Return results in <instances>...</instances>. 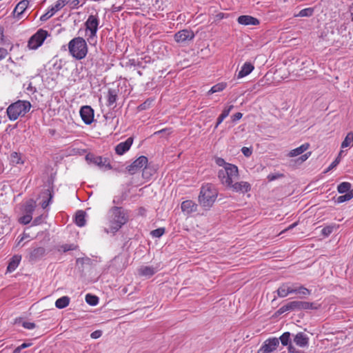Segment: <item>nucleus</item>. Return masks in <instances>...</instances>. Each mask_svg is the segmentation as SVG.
Instances as JSON below:
<instances>
[{
	"label": "nucleus",
	"mask_w": 353,
	"mask_h": 353,
	"mask_svg": "<svg viewBox=\"0 0 353 353\" xmlns=\"http://www.w3.org/2000/svg\"><path fill=\"white\" fill-rule=\"evenodd\" d=\"M293 341L296 345L305 347L308 346L309 338L305 333L301 332L294 336Z\"/></svg>",
	"instance_id": "nucleus-18"
},
{
	"label": "nucleus",
	"mask_w": 353,
	"mask_h": 353,
	"mask_svg": "<svg viewBox=\"0 0 353 353\" xmlns=\"http://www.w3.org/2000/svg\"><path fill=\"white\" fill-rule=\"evenodd\" d=\"M11 161L15 164H23V161H22L20 154L17 152H12L10 155Z\"/></svg>",
	"instance_id": "nucleus-43"
},
{
	"label": "nucleus",
	"mask_w": 353,
	"mask_h": 353,
	"mask_svg": "<svg viewBox=\"0 0 353 353\" xmlns=\"http://www.w3.org/2000/svg\"><path fill=\"white\" fill-rule=\"evenodd\" d=\"M279 345V340L277 338L268 339L259 350V353H273L276 350Z\"/></svg>",
	"instance_id": "nucleus-10"
},
{
	"label": "nucleus",
	"mask_w": 353,
	"mask_h": 353,
	"mask_svg": "<svg viewBox=\"0 0 353 353\" xmlns=\"http://www.w3.org/2000/svg\"><path fill=\"white\" fill-rule=\"evenodd\" d=\"M79 114L82 121L86 125H90L94 121V110L90 105L81 108Z\"/></svg>",
	"instance_id": "nucleus-12"
},
{
	"label": "nucleus",
	"mask_w": 353,
	"mask_h": 353,
	"mask_svg": "<svg viewBox=\"0 0 353 353\" xmlns=\"http://www.w3.org/2000/svg\"><path fill=\"white\" fill-rule=\"evenodd\" d=\"M243 117V114L241 112H236L232 117V120L233 122H236L240 120Z\"/></svg>",
	"instance_id": "nucleus-56"
},
{
	"label": "nucleus",
	"mask_w": 353,
	"mask_h": 353,
	"mask_svg": "<svg viewBox=\"0 0 353 353\" xmlns=\"http://www.w3.org/2000/svg\"><path fill=\"white\" fill-rule=\"evenodd\" d=\"M353 145V132H350L347 134L345 138L341 143V148H345Z\"/></svg>",
	"instance_id": "nucleus-33"
},
{
	"label": "nucleus",
	"mask_w": 353,
	"mask_h": 353,
	"mask_svg": "<svg viewBox=\"0 0 353 353\" xmlns=\"http://www.w3.org/2000/svg\"><path fill=\"white\" fill-rule=\"evenodd\" d=\"M254 69V66L250 62H245L237 74L238 79H241L250 74Z\"/></svg>",
	"instance_id": "nucleus-23"
},
{
	"label": "nucleus",
	"mask_w": 353,
	"mask_h": 353,
	"mask_svg": "<svg viewBox=\"0 0 353 353\" xmlns=\"http://www.w3.org/2000/svg\"><path fill=\"white\" fill-rule=\"evenodd\" d=\"M237 21L239 24L243 26H256L259 24V19L250 15H241L238 17Z\"/></svg>",
	"instance_id": "nucleus-20"
},
{
	"label": "nucleus",
	"mask_w": 353,
	"mask_h": 353,
	"mask_svg": "<svg viewBox=\"0 0 353 353\" xmlns=\"http://www.w3.org/2000/svg\"><path fill=\"white\" fill-rule=\"evenodd\" d=\"M165 233L164 228H159L151 232V235L155 238H160Z\"/></svg>",
	"instance_id": "nucleus-45"
},
{
	"label": "nucleus",
	"mask_w": 353,
	"mask_h": 353,
	"mask_svg": "<svg viewBox=\"0 0 353 353\" xmlns=\"http://www.w3.org/2000/svg\"><path fill=\"white\" fill-rule=\"evenodd\" d=\"M337 161H334L330 166L327 168V171L332 170V168H335L337 165Z\"/></svg>",
	"instance_id": "nucleus-60"
},
{
	"label": "nucleus",
	"mask_w": 353,
	"mask_h": 353,
	"mask_svg": "<svg viewBox=\"0 0 353 353\" xmlns=\"http://www.w3.org/2000/svg\"><path fill=\"white\" fill-rule=\"evenodd\" d=\"M21 260V256L20 255L13 256L8 265L7 270L10 272L14 271L19 266Z\"/></svg>",
	"instance_id": "nucleus-28"
},
{
	"label": "nucleus",
	"mask_w": 353,
	"mask_h": 353,
	"mask_svg": "<svg viewBox=\"0 0 353 353\" xmlns=\"http://www.w3.org/2000/svg\"><path fill=\"white\" fill-rule=\"evenodd\" d=\"M71 0H58L55 4L52 6L55 11L60 10L66 4H68Z\"/></svg>",
	"instance_id": "nucleus-42"
},
{
	"label": "nucleus",
	"mask_w": 353,
	"mask_h": 353,
	"mask_svg": "<svg viewBox=\"0 0 353 353\" xmlns=\"http://www.w3.org/2000/svg\"><path fill=\"white\" fill-rule=\"evenodd\" d=\"M238 167L232 163L226 165L225 169H221L218 172L219 179L222 184L227 187L232 185V182L238 178Z\"/></svg>",
	"instance_id": "nucleus-5"
},
{
	"label": "nucleus",
	"mask_w": 353,
	"mask_h": 353,
	"mask_svg": "<svg viewBox=\"0 0 353 353\" xmlns=\"http://www.w3.org/2000/svg\"><path fill=\"white\" fill-rule=\"evenodd\" d=\"M22 326L27 330H32L36 327L34 323L29 321H23L22 323Z\"/></svg>",
	"instance_id": "nucleus-50"
},
{
	"label": "nucleus",
	"mask_w": 353,
	"mask_h": 353,
	"mask_svg": "<svg viewBox=\"0 0 353 353\" xmlns=\"http://www.w3.org/2000/svg\"><path fill=\"white\" fill-rule=\"evenodd\" d=\"M23 237H21V236H19L17 239V245H19L20 243L23 241Z\"/></svg>",
	"instance_id": "nucleus-63"
},
{
	"label": "nucleus",
	"mask_w": 353,
	"mask_h": 353,
	"mask_svg": "<svg viewBox=\"0 0 353 353\" xmlns=\"http://www.w3.org/2000/svg\"><path fill=\"white\" fill-rule=\"evenodd\" d=\"M46 250L43 248L39 247L34 249L30 254L32 259H37L45 255Z\"/></svg>",
	"instance_id": "nucleus-31"
},
{
	"label": "nucleus",
	"mask_w": 353,
	"mask_h": 353,
	"mask_svg": "<svg viewBox=\"0 0 353 353\" xmlns=\"http://www.w3.org/2000/svg\"><path fill=\"white\" fill-rule=\"evenodd\" d=\"M31 108V103L28 101L19 100L10 104L6 110L8 117L10 121H15L19 117H23L28 112Z\"/></svg>",
	"instance_id": "nucleus-4"
},
{
	"label": "nucleus",
	"mask_w": 353,
	"mask_h": 353,
	"mask_svg": "<svg viewBox=\"0 0 353 353\" xmlns=\"http://www.w3.org/2000/svg\"><path fill=\"white\" fill-rule=\"evenodd\" d=\"M234 108L233 105H230L224 108L222 113L220 114L224 119L230 114V111Z\"/></svg>",
	"instance_id": "nucleus-47"
},
{
	"label": "nucleus",
	"mask_w": 353,
	"mask_h": 353,
	"mask_svg": "<svg viewBox=\"0 0 353 353\" xmlns=\"http://www.w3.org/2000/svg\"><path fill=\"white\" fill-rule=\"evenodd\" d=\"M129 219L128 212L121 207L111 208L107 214L108 228H105L106 233L114 234L124 225Z\"/></svg>",
	"instance_id": "nucleus-1"
},
{
	"label": "nucleus",
	"mask_w": 353,
	"mask_h": 353,
	"mask_svg": "<svg viewBox=\"0 0 353 353\" xmlns=\"http://www.w3.org/2000/svg\"><path fill=\"white\" fill-rule=\"evenodd\" d=\"M310 148V144L308 143H305L302 144L301 146L292 150L288 153V157H297L300 154H302L304 152H305Z\"/></svg>",
	"instance_id": "nucleus-25"
},
{
	"label": "nucleus",
	"mask_w": 353,
	"mask_h": 353,
	"mask_svg": "<svg viewBox=\"0 0 353 353\" xmlns=\"http://www.w3.org/2000/svg\"><path fill=\"white\" fill-rule=\"evenodd\" d=\"M6 41H5V37L3 34V28L0 27V45H5Z\"/></svg>",
	"instance_id": "nucleus-57"
},
{
	"label": "nucleus",
	"mask_w": 353,
	"mask_h": 353,
	"mask_svg": "<svg viewBox=\"0 0 353 353\" xmlns=\"http://www.w3.org/2000/svg\"><path fill=\"white\" fill-rule=\"evenodd\" d=\"M102 335V332L101 330H96L91 333V338L94 339H99Z\"/></svg>",
	"instance_id": "nucleus-55"
},
{
	"label": "nucleus",
	"mask_w": 353,
	"mask_h": 353,
	"mask_svg": "<svg viewBox=\"0 0 353 353\" xmlns=\"http://www.w3.org/2000/svg\"><path fill=\"white\" fill-rule=\"evenodd\" d=\"M32 219V216L24 214L23 216H21L19 219L18 221L21 224L27 225L30 223Z\"/></svg>",
	"instance_id": "nucleus-44"
},
{
	"label": "nucleus",
	"mask_w": 353,
	"mask_h": 353,
	"mask_svg": "<svg viewBox=\"0 0 353 353\" xmlns=\"http://www.w3.org/2000/svg\"><path fill=\"white\" fill-rule=\"evenodd\" d=\"M228 187L231 188L233 191L240 193H245L251 190V185L247 181L232 182V185Z\"/></svg>",
	"instance_id": "nucleus-14"
},
{
	"label": "nucleus",
	"mask_w": 353,
	"mask_h": 353,
	"mask_svg": "<svg viewBox=\"0 0 353 353\" xmlns=\"http://www.w3.org/2000/svg\"><path fill=\"white\" fill-rule=\"evenodd\" d=\"M99 23L100 21L97 14H90L85 22L86 31L90 33L88 38V41H91L97 37Z\"/></svg>",
	"instance_id": "nucleus-6"
},
{
	"label": "nucleus",
	"mask_w": 353,
	"mask_h": 353,
	"mask_svg": "<svg viewBox=\"0 0 353 353\" xmlns=\"http://www.w3.org/2000/svg\"><path fill=\"white\" fill-rule=\"evenodd\" d=\"M46 215L41 214L40 216H37L32 221V225H39L44 222L45 219L46 218Z\"/></svg>",
	"instance_id": "nucleus-46"
},
{
	"label": "nucleus",
	"mask_w": 353,
	"mask_h": 353,
	"mask_svg": "<svg viewBox=\"0 0 353 353\" xmlns=\"http://www.w3.org/2000/svg\"><path fill=\"white\" fill-rule=\"evenodd\" d=\"M227 86L225 83L221 82L213 85L211 89L208 91L209 94H214L215 92L223 91Z\"/></svg>",
	"instance_id": "nucleus-35"
},
{
	"label": "nucleus",
	"mask_w": 353,
	"mask_h": 353,
	"mask_svg": "<svg viewBox=\"0 0 353 353\" xmlns=\"http://www.w3.org/2000/svg\"><path fill=\"white\" fill-rule=\"evenodd\" d=\"M194 38V32L187 29L180 30L174 34V39L177 43H184L188 41H191Z\"/></svg>",
	"instance_id": "nucleus-13"
},
{
	"label": "nucleus",
	"mask_w": 353,
	"mask_h": 353,
	"mask_svg": "<svg viewBox=\"0 0 353 353\" xmlns=\"http://www.w3.org/2000/svg\"><path fill=\"white\" fill-rule=\"evenodd\" d=\"M70 300V298L67 296H61L56 301L55 306L59 309H63L69 305Z\"/></svg>",
	"instance_id": "nucleus-29"
},
{
	"label": "nucleus",
	"mask_w": 353,
	"mask_h": 353,
	"mask_svg": "<svg viewBox=\"0 0 353 353\" xmlns=\"http://www.w3.org/2000/svg\"><path fill=\"white\" fill-rule=\"evenodd\" d=\"M311 154H312L311 152H308L303 154L300 157V159L301 160V161H306L310 157Z\"/></svg>",
	"instance_id": "nucleus-58"
},
{
	"label": "nucleus",
	"mask_w": 353,
	"mask_h": 353,
	"mask_svg": "<svg viewBox=\"0 0 353 353\" xmlns=\"http://www.w3.org/2000/svg\"><path fill=\"white\" fill-rule=\"evenodd\" d=\"M157 272V269L152 266H141L139 269V274L141 276L150 277Z\"/></svg>",
	"instance_id": "nucleus-24"
},
{
	"label": "nucleus",
	"mask_w": 353,
	"mask_h": 353,
	"mask_svg": "<svg viewBox=\"0 0 353 353\" xmlns=\"http://www.w3.org/2000/svg\"><path fill=\"white\" fill-rule=\"evenodd\" d=\"M118 97V90L115 89L110 88L108 92V106H114Z\"/></svg>",
	"instance_id": "nucleus-26"
},
{
	"label": "nucleus",
	"mask_w": 353,
	"mask_h": 353,
	"mask_svg": "<svg viewBox=\"0 0 353 353\" xmlns=\"http://www.w3.org/2000/svg\"><path fill=\"white\" fill-rule=\"evenodd\" d=\"M215 163L217 165L220 167H223V169L226 168V165H230V163L225 162V161L221 157H216L215 159Z\"/></svg>",
	"instance_id": "nucleus-49"
},
{
	"label": "nucleus",
	"mask_w": 353,
	"mask_h": 353,
	"mask_svg": "<svg viewBox=\"0 0 353 353\" xmlns=\"http://www.w3.org/2000/svg\"><path fill=\"white\" fill-rule=\"evenodd\" d=\"M75 249H76V245H74V244H64L60 247V249L59 250V251L61 250V251L65 252L67 251L74 250Z\"/></svg>",
	"instance_id": "nucleus-48"
},
{
	"label": "nucleus",
	"mask_w": 353,
	"mask_h": 353,
	"mask_svg": "<svg viewBox=\"0 0 353 353\" xmlns=\"http://www.w3.org/2000/svg\"><path fill=\"white\" fill-rule=\"evenodd\" d=\"M339 225L332 224L323 228L321 230V234L325 236H328L334 230H336Z\"/></svg>",
	"instance_id": "nucleus-38"
},
{
	"label": "nucleus",
	"mask_w": 353,
	"mask_h": 353,
	"mask_svg": "<svg viewBox=\"0 0 353 353\" xmlns=\"http://www.w3.org/2000/svg\"><path fill=\"white\" fill-rule=\"evenodd\" d=\"M28 5L29 1L28 0H22L20 2H19L12 12L14 17H16L19 19H21V15L26 11L27 8L28 7Z\"/></svg>",
	"instance_id": "nucleus-17"
},
{
	"label": "nucleus",
	"mask_w": 353,
	"mask_h": 353,
	"mask_svg": "<svg viewBox=\"0 0 353 353\" xmlns=\"http://www.w3.org/2000/svg\"><path fill=\"white\" fill-rule=\"evenodd\" d=\"M85 212L83 210H79L77 212L75 218H74V222L76 225L79 227H83L85 226L86 221H85Z\"/></svg>",
	"instance_id": "nucleus-27"
},
{
	"label": "nucleus",
	"mask_w": 353,
	"mask_h": 353,
	"mask_svg": "<svg viewBox=\"0 0 353 353\" xmlns=\"http://www.w3.org/2000/svg\"><path fill=\"white\" fill-rule=\"evenodd\" d=\"M85 159L89 163H93L95 165H97L99 168L104 169L105 170H110L112 168L110 163L106 158L89 154L86 155Z\"/></svg>",
	"instance_id": "nucleus-9"
},
{
	"label": "nucleus",
	"mask_w": 353,
	"mask_h": 353,
	"mask_svg": "<svg viewBox=\"0 0 353 353\" xmlns=\"http://www.w3.org/2000/svg\"><path fill=\"white\" fill-rule=\"evenodd\" d=\"M48 36V31L39 29L35 34H34L28 42V47L30 50H36L40 47L45 39Z\"/></svg>",
	"instance_id": "nucleus-7"
},
{
	"label": "nucleus",
	"mask_w": 353,
	"mask_h": 353,
	"mask_svg": "<svg viewBox=\"0 0 353 353\" xmlns=\"http://www.w3.org/2000/svg\"><path fill=\"white\" fill-rule=\"evenodd\" d=\"M31 345V343H22L21 345H19L21 347V348L23 350V349H25L26 347H28Z\"/></svg>",
	"instance_id": "nucleus-62"
},
{
	"label": "nucleus",
	"mask_w": 353,
	"mask_h": 353,
	"mask_svg": "<svg viewBox=\"0 0 353 353\" xmlns=\"http://www.w3.org/2000/svg\"><path fill=\"white\" fill-rule=\"evenodd\" d=\"M79 0H72L70 2V8L71 9H78L79 8Z\"/></svg>",
	"instance_id": "nucleus-54"
},
{
	"label": "nucleus",
	"mask_w": 353,
	"mask_h": 353,
	"mask_svg": "<svg viewBox=\"0 0 353 353\" xmlns=\"http://www.w3.org/2000/svg\"><path fill=\"white\" fill-rule=\"evenodd\" d=\"M133 138L129 137L125 141L119 143L115 147V152L119 155H122L128 151L132 145Z\"/></svg>",
	"instance_id": "nucleus-16"
},
{
	"label": "nucleus",
	"mask_w": 353,
	"mask_h": 353,
	"mask_svg": "<svg viewBox=\"0 0 353 353\" xmlns=\"http://www.w3.org/2000/svg\"><path fill=\"white\" fill-rule=\"evenodd\" d=\"M49 192V199L48 201H43L41 203V207L45 209L49 205L50 203L52 202V194H51V192H50V190H48Z\"/></svg>",
	"instance_id": "nucleus-52"
},
{
	"label": "nucleus",
	"mask_w": 353,
	"mask_h": 353,
	"mask_svg": "<svg viewBox=\"0 0 353 353\" xmlns=\"http://www.w3.org/2000/svg\"><path fill=\"white\" fill-rule=\"evenodd\" d=\"M127 267V259L124 254L116 256L110 262L109 269L112 272L117 273Z\"/></svg>",
	"instance_id": "nucleus-8"
},
{
	"label": "nucleus",
	"mask_w": 353,
	"mask_h": 353,
	"mask_svg": "<svg viewBox=\"0 0 353 353\" xmlns=\"http://www.w3.org/2000/svg\"><path fill=\"white\" fill-rule=\"evenodd\" d=\"M223 120L224 119L219 115V117L217 118L216 123L214 126V128H217L218 126L223 121Z\"/></svg>",
	"instance_id": "nucleus-59"
},
{
	"label": "nucleus",
	"mask_w": 353,
	"mask_h": 353,
	"mask_svg": "<svg viewBox=\"0 0 353 353\" xmlns=\"http://www.w3.org/2000/svg\"><path fill=\"white\" fill-rule=\"evenodd\" d=\"M148 161V160L146 157L141 156L128 165L127 170L130 174H134L142 168H145Z\"/></svg>",
	"instance_id": "nucleus-11"
},
{
	"label": "nucleus",
	"mask_w": 353,
	"mask_h": 353,
	"mask_svg": "<svg viewBox=\"0 0 353 353\" xmlns=\"http://www.w3.org/2000/svg\"><path fill=\"white\" fill-rule=\"evenodd\" d=\"M8 54L7 49L0 47V61L4 59Z\"/></svg>",
	"instance_id": "nucleus-53"
},
{
	"label": "nucleus",
	"mask_w": 353,
	"mask_h": 353,
	"mask_svg": "<svg viewBox=\"0 0 353 353\" xmlns=\"http://www.w3.org/2000/svg\"><path fill=\"white\" fill-rule=\"evenodd\" d=\"M318 308L319 307L316 306L314 303L299 301L300 310H317Z\"/></svg>",
	"instance_id": "nucleus-32"
},
{
	"label": "nucleus",
	"mask_w": 353,
	"mask_h": 353,
	"mask_svg": "<svg viewBox=\"0 0 353 353\" xmlns=\"http://www.w3.org/2000/svg\"><path fill=\"white\" fill-rule=\"evenodd\" d=\"M277 295L284 298L293 294V283H284L276 290Z\"/></svg>",
	"instance_id": "nucleus-15"
},
{
	"label": "nucleus",
	"mask_w": 353,
	"mask_h": 353,
	"mask_svg": "<svg viewBox=\"0 0 353 353\" xmlns=\"http://www.w3.org/2000/svg\"><path fill=\"white\" fill-rule=\"evenodd\" d=\"M300 310L299 301H293L288 303L287 304L281 306L278 310L279 314H282L288 311Z\"/></svg>",
	"instance_id": "nucleus-19"
},
{
	"label": "nucleus",
	"mask_w": 353,
	"mask_h": 353,
	"mask_svg": "<svg viewBox=\"0 0 353 353\" xmlns=\"http://www.w3.org/2000/svg\"><path fill=\"white\" fill-rule=\"evenodd\" d=\"M314 14V8H307L301 10L298 14H295V17H309L312 16Z\"/></svg>",
	"instance_id": "nucleus-34"
},
{
	"label": "nucleus",
	"mask_w": 353,
	"mask_h": 353,
	"mask_svg": "<svg viewBox=\"0 0 353 353\" xmlns=\"http://www.w3.org/2000/svg\"><path fill=\"white\" fill-rule=\"evenodd\" d=\"M181 210L187 214L196 212L197 210V204L191 200H186L181 203Z\"/></svg>",
	"instance_id": "nucleus-22"
},
{
	"label": "nucleus",
	"mask_w": 353,
	"mask_h": 353,
	"mask_svg": "<svg viewBox=\"0 0 353 353\" xmlns=\"http://www.w3.org/2000/svg\"><path fill=\"white\" fill-rule=\"evenodd\" d=\"M288 350L290 352H292V353H296V349L295 347L292 345V344H289L288 345Z\"/></svg>",
	"instance_id": "nucleus-61"
},
{
	"label": "nucleus",
	"mask_w": 353,
	"mask_h": 353,
	"mask_svg": "<svg viewBox=\"0 0 353 353\" xmlns=\"http://www.w3.org/2000/svg\"><path fill=\"white\" fill-rule=\"evenodd\" d=\"M36 203L33 200L27 201L24 205L23 212L26 214L32 216V214L35 210Z\"/></svg>",
	"instance_id": "nucleus-30"
},
{
	"label": "nucleus",
	"mask_w": 353,
	"mask_h": 353,
	"mask_svg": "<svg viewBox=\"0 0 353 353\" xmlns=\"http://www.w3.org/2000/svg\"><path fill=\"white\" fill-rule=\"evenodd\" d=\"M281 343L283 345L287 346L290 343V333L289 332H284L279 338Z\"/></svg>",
	"instance_id": "nucleus-39"
},
{
	"label": "nucleus",
	"mask_w": 353,
	"mask_h": 353,
	"mask_svg": "<svg viewBox=\"0 0 353 353\" xmlns=\"http://www.w3.org/2000/svg\"><path fill=\"white\" fill-rule=\"evenodd\" d=\"M217 196V190L213 184L203 185L199 195V203L203 208L208 210L213 205Z\"/></svg>",
	"instance_id": "nucleus-2"
},
{
	"label": "nucleus",
	"mask_w": 353,
	"mask_h": 353,
	"mask_svg": "<svg viewBox=\"0 0 353 353\" xmlns=\"http://www.w3.org/2000/svg\"><path fill=\"white\" fill-rule=\"evenodd\" d=\"M57 12V11H55L54 10V8L52 6L51 8H50L48 10L47 12H46L45 14H43L41 17H40V20L41 21H46L48 19H49L50 17H52L55 13Z\"/></svg>",
	"instance_id": "nucleus-41"
},
{
	"label": "nucleus",
	"mask_w": 353,
	"mask_h": 353,
	"mask_svg": "<svg viewBox=\"0 0 353 353\" xmlns=\"http://www.w3.org/2000/svg\"><path fill=\"white\" fill-rule=\"evenodd\" d=\"M353 198V190H351L347 193H345L344 195H341L337 197L336 203H341L345 201H350Z\"/></svg>",
	"instance_id": "nucleus-37"
},
{
	"label": "nucleus",
	"mask_w": 353,
	"mask_h": 353,
	"mask_svg": "<svg viewBox=\"0 0 353 353\" xmlns=\"http://www.w3.org/2000/svg\"><path fill=\"white\" fill-rule=\"evenodd\" d=\"M350 188L351 184L349 182H342L338 185L337 190L340 194H344L350 191Z\"/></svg>",
	"instance_id": "nucleus-36"
},
{
	"label": "nucleus",
	"mask_w": 353,
	"mask_h": 353,
	"mask_svg": "<svg viewBox=\"0 0 353 353\" xmlns=\"http://www.w3.org/2000/svg\"><path fill=\"white\" fill-rule=\"evenodd\" d=\"M68 50L70 55L77 60L83 59L88 53L85 40L80 37L72 39L68 43Z\"/></svg>",
	"instance_id": "nucleus-3"
},
{
	"label": "nucleus",
	"mask_w": 353,
	"mask_h": 353,
	"mask_svg": "<svg viewBox=\"0 0 353 353\" xmlns=\"http://www.w3.org/2000/svg\"><path fill=\"white\" fill-rule=\"evenodd\" d=\"M22 350V349L21 348L20 346H18L17 348H15V350H14V353H19Z\"/></svg>",
	"instance_id": "nucleus-64"
},
{
	"label": "nucleus",
	"mask_w": 353,
	"mask_h": 353,
	"mask_svg": "<svg viewBox=\"0 0 353 353\" xmlns=\"http://www.w3.org/2000/svg\"><path fill=\"white\" fill-rule=\"evenodd\" d=\"M293 294H297L299 297H305L311 294V290L303 285L293 283Z\"/></svg>",
	"instance_id": "nucleus-21"
},
{
	"label": "nucleus",
	"mask_w": 353,
	"mask_h": 353,
	"mask_svg": "<svg viewBox=\"0 0 353 353\" xmlns=\"http://www.w3.org/2000/svg\"><path fill=\"white\" fill-rule=\"evenodd\" d=\"M85 301L89 305L94 306V305H97L98 304L99 299H98L97 296H96L94 295H92V294H88L85 296Z\"/></svg>",
	"instance_id": "nucleus-40"
},
{
	"label": "nucleus",
	"mask_w": 353,
	"mask_h": 353,
	"mask_svg": "<svg viewBox=\"0 0 353 353\" xmlns=\"http://www.w3.org/2000/svg\"><path fill=\"white\" fill-rule=\"evenodd\" d=\"M241 152L243 154V155L246 157H249L250 156H251L252 153V149L248 147H243L241 149Z\"/></svg>",
	"instance_id": "nucleus-51"
}]
</instances>
